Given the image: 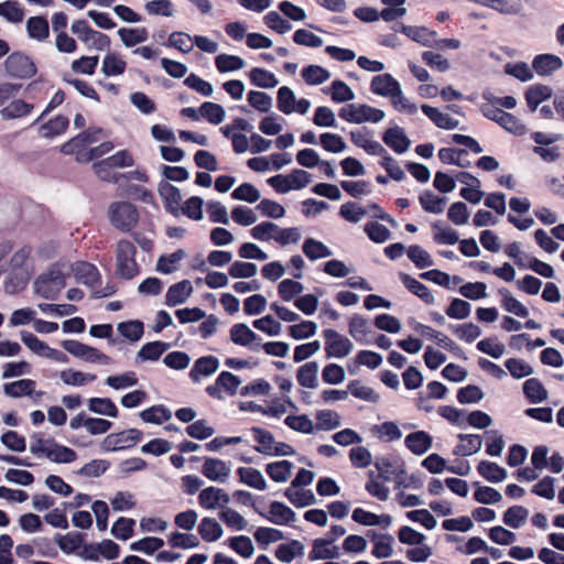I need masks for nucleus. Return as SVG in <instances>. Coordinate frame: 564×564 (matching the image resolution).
<instances>
[{
	"label": "nucleus",
	"instance_id": "obj_1",
	"mask_svg": "<svg viewBox=\"0 0 564 564\" xmlns=\"http://www.w3.org/2000/svg\"><path fill=\"white\" fill-rule=\"evenodd\" d=\"M68 265L66 263H55L47 272L37 276L34 282V289L37 294L46 300H55L59 292L65 288Z\"/></svg>",
	"mask_w": 564,
	"mask_h": 564
},
{
	"label": "nucleus",
	"instance_id": "obj_2",
	"mask_svg": "<svg viewBox=\"0 0 564 564\" xmlns=\"http://www.w3.org/2000/svg\"><path fill=\"white\" fill-rule=\"evenodd\" d=\"M137 249L128 240H120L116 250V275L131 280L140 273V267L135 261Z\"/></svg>",
	"mask_w": 564,
	"mask_h": 564
},
{
	"label": "nucleus",
	"instance_id": "obj_3",
	"mask_svg": "<svg viewBox=\"0 0 564 564\" xmlns=\"http://www.w3.org/2000/svg\"><path fill=\"white\" fill-rule=\"evenodd\" d=\"M109 219L113 227L128 232L135 227L139 214L133 204L129 202H115L109 206Z\"/></svg>",
	"mask_w": 564,
	"mask_h": 564
},
{
	"label": "nucleus",
	"instance_id": "obj_4",
	"mask_svg": "<svg viewBox=\"0 0 564 564\" xmlns=\"http://www.w3.org/2000/svg\"><path fill=\"white\" fill-rule=\"evenodd\" d=\"M72 32L87 46L94 47L97 51H105L110 46L109 36L89 28L85 20L74 21L72 24Z\"/></svg>",
	"mask_w": 564,
	"mask_h": 564
},
{
	"label": "nucleus",
	"instance_id": "obj_5",
	"mask_svg": "<svg viewBox=\"0 0 564 564\" xmlns=\"http://www.w3.org/2000/svg\"><path fill=\"white\" fill-rule=\"evenodd\" d=\"M142 432L137 429L111 433L101 442V448L106 452L128 449L137 445L142 440Z\"/></svg>",
	"mask_w": 564,
	"mask_h": 564
},
{
	"label": "nucleus",
	"instance_id": "obj_6",
	"mask_svg": "<svg viewBox=\"0 0 564 564\" xmlns=\"http://www.w3.org/2000/svg\"><path fill=\"white\" fill-rule=\"evenodd\" d=\"M4 67L7 74L14 78H30L36 73L34 62L28 55L20 52L11 53L4 62Z\"/></svg>",
	"mask_w": 564,
	"mask_h": 564
},
{
	"label": "nucleus",
	"instance_id": "obj_7",
	"mask_svg": "<svg viewBox=\"0 0 564 564\" xmlns=\"http://www.w3.org/2000/svg\"><path fill=\"white\" fill-rule=\"evenodd\" d=\"M323 336L325 338V351L328 358H344L354 349L351 340L335 329H325Z\"/></svg>",
	"mask_w": 564,
	"mask_h": 564
},
{
	"label": "nucleus",
	"instance_id": "obj_8",
	"mask_svg": "<svg viewBox=\"0 0 564 564\" xmlns=\"http://www.w3.org/2000/svg\"><path fill=\"white\" fill-rule=\"evenodd\" d=\"M62 346L67 352L85 361L99 362L102 365H109L111 362V359L107 355L80 341L67 339L62 341Z\"/></svg>",
	"mask_w": 564,
	"mask_h": 564
},
{
	"label": "nucleus",
	"instance_id": "obj_9",
	"mask_svg": "<svg viewBox=\"0 0 564 564\" xmlns=\"http://www.w3.org/2000/svg\"><path fill=\"white\" fill-rule=\"evenodd\" d=\"M241 383V380L238 376L229 372L223 371L217 377L214 384H210L206 388V392L217 400H224L223 391L227 392L230 397L237 393V390Z\"/></svg>",
	"mask_w": 564,
	"mask_h": 564
},
{
	"label": "nucleus",
	"instance_id": "obj_10",
	"mask_svg": "<svg viewBox=\"0 0 564 564\" xmlns=\"http://www.w3.org/2000/svg\"><path fill=\"white\" fill-rule=\"evenodd\" d=\"M199 506L206 510H214L227 507L230 502V496L221 488L207 487L200 490L198 496Z\"/></svg>",
	"mask_w": 564,
	"mask_h": 564
},
{
	"label": "nucleus",
	"instance_id": "obj_11",
	"mask_svg": "<svg viewBox=\"0 0 564 564\" xmlns=\"http://www.w3.org/2000/svg\"><path fill=\"white\" fill-rule=\"evenodd\" d=\"M230 339L236 345L249 347L253 351L261 349V338L243 323L235 324L230 328Z\"/></svg>",
	"mask_w": 564,
	"mask_h": 564
},
{
	"label": "nucleus",
	"instance_id": "obj_12",
	"mask_svg": "<svg viewBox=\"0 0 564 564\" xmlns=\"http://www.w3.org/2000/svg\"><path fill=\"white\" fill-rule=\"evenodd\" d=\"M203 475L212 481L226 482L231 474L230 463L206 457L202 467Z\"/></svg>",
	"mask_w": 564,
	"mask_h": 564
},
{
	"label": "nucleus",
	"instance_id": "obj_13",
	"mask_svg": "<svg viewBox=\"0 0 564 564\" xmlns=\"http://www.w3.org/2000/svg\"><path fill=\"white\" fill-rule=\"evenodd\" d=\"M159 194L164 202L165 209L173 216H180L182 203L181 191L167 181H162L159 184Z\"/></svg>",
	"mask_w": 564,
	"mask_h": 564
},
{
	"label": "nucleus",
	"instance_id": "obj_14",
	"mask_svg": "<svg viewBox=\"0 0 564 564\" xmlns=\"http://www.w3.org/2000/svg\"><path fill=\"white\" fill-rule=\"evenodd\" d=\"M69 271L74 273L77 282L83 283L93 290H95V286L100 279L98 269L89 262L80 261L68 265V272Z\"/></svg>",
	"mask_w": 564,
	"mask_h": 564
},
{
	"label": "nucleus",
	"instance_id": "obj_15",
	"mask_svg": "<svg viewBox=\"0 0 564 564\" xmlns=\"http://www.w3.org/2000/svg\"><path fill=\"white\" fill-rule=\"evenodd\" d=\"M400 87V83L388 73L373 76L370 83L371 93L387 98L395 93L399 95Z\"/></svg>",
	"mask_w": 564,
	"mask_h": 564
},
{
	"label": "nucleus",
	"instance_id": "obj_16",
	"mask_svg": "<svg viewBox=\"0 0 564 564\" xmlns=\"http://www.w3.org/2000/svg\"><path fill=\"white\" fill-rule=\"evenodd\" d=\"M350 140L358 148L364 149L370 155L387 154V150L376 140L369 138L370 132L364 128L350 131Z\"/></svg>",
	"mask_w": 564,
	"mask_h": 564
},
{
	"label": "nucleus",
	"instance_id": "obj_17",
	"mask_svg": "<svg viewBox=\"0 0 564 564\" xmlns=\"http://www.w3.org/2000/svg\"><path fill=\"white\" fill-rule=\"evenodd\" d=\"M562 66V58L554 54H539L532 61V68L539 76H551Z\"/></svg>",
	"mask_w": 564,
	"mask_h": 564
},
{
	"label": "nucleus",
	"instance_id": "obj_18",
	"mask_svg": "<svg viewBox=\"0 0 564 564\" xmlns=\"http://www.w3.org/2000/svg\"><path fill=\"white\" fill-rule=\"evenodd\" d=\"M382 140L398 154L404 153L411 144L403 128L398 126L387 129L383 132Z\"/></svg>",
	"mask_w": 564,
	"mask_h": 564
},
{
	"label": "nucleus",
	"instance_id": "obj_19",
	"mask_svg": "<svg viewBox=\"0 0 564 564\" xmlns=\"http://www.w3.org/2000/svg\"><path fill=\"white\" fill-rule=\"evenodd\" d=\"M339 556V546L334 545L332 542L324 538H318L313 541V549L308 554V560L314 562L321 560L338 558Z\"/></svg>",
	"mask_w": 564,
	"mask_h": 564
},
{
	"label": "nucleus",
	"instance_id": "obj_20",
	"mask_svg": "<svg viewBox=\"0 0 564 564\" xmlns=\"http://www.w3.org/2000/svg\"><path fill=\"white\" fill-rule=\"evenodd\" d=\"M192 293V283L188 280H183L169 288L165 295V304L167 306H176L183 304L187 301Z\"/></svg>",
	"mask_w": 564,
	"mask_h": 564
},
{
	"label": "nucleus",
	"instance_id": "obj_21",
	"mask_svg": "<svg viewBox=\"0 0 564 564\" xmlns=\"http://www.w3.org/2000/svg\"><path fill=\"white\" fill-rule=\"evenodd\" d=\"M170 348L171 344L165 341L147 343L137 352L135 362L156 361Z\"/></svg>",
	"mask_w": 564,
	"mask_h": 564
},
{
	"label": "nucleus",
	"instance_id": "obj_22",
	"mask_svg": "<svg viewBox=\"0 0 564 564\" xmlns=\"http://www.w3.org/2000/svg\"><path fill=\"white\" fill-rule=\"evenodd\" d=\"M404 444L414 455L420 456L432 447V437L424 431H417L406 435Z\"/></svg>",
	"mask_w": 564,
	"mask_h": 564
},
{
	"label": "nucleus",
	"instance_id": "obj_23",
	"mask_svg": "<svg viewBox=\"0 0 564 564\" xmlns=\"http://www.w3.org/2000/svg\"><path fill=\"white\" fill-rule=\"evenodd\" d=\"M219 367L218 359L213 356L198 358L189 371V378L194 382H199L202 376H210L217 371Z\"/></svg>",
	"mask_w": 564,
	"mask_h": 564
},
{
	"label": "nucleus",
	"instance_id": "obj_24",
	"mask_svg": "<svg viewBox=\"0 0 564 564\" xmlns=\"http://www.w3.org/2000/svg\"><path fill=\"white\" fill-rule=\"evenodd\" d=\"M400 32L423 46L433 47L435 44L436 32L425 26L402 25Z\"/></svg>",
	"mask_w": 564,
	"mask_h": 564
},
{
	"label": "nucleus",
	"instance_id": "obj_25",
	"mask_svg": "<svg viewBox=\"0 0 564 564\" xmlns=\"http://www.w3.org/2000/svg\"><path fill=\"white\" fill-rule=\"evenodd\" d=\"M423 113L438 128L453 130L459 126V121L453 119L447 113L442 112L435 107L423 104L421 106Z\"/></svg>",
	"mask_w": 564,
	"mask_h": 564
},
{
	"label": "nucleus",
	"instance_id": "obj_26",
	"mask_svg": "<svg viewBox=\"0 0 564 564\" xmlns=\"http://www.w3.org/2000/svg\"><path fill=\"white\" fill-rule=\"evenodd\" d=\"M460 444L456 445L453 453L456 456H470L482 447V438L478 434H458Z\"/></svg>",
	"mask_w": 564,
	"mask_h": 564
},
{
	"label": "nucleus",
	"instance_id": "obj_27",
	"mask_svg": "<svg viewBox=\"0 0 564 564\" xmlns=\"http://www.w3.org/2000/svg\"><path fill=\"white\" fill-rule=\"evenodd\" d=\"M269 517L267 519L278 525H284L295 522V512L282 502L273 501L270 505Z\"/></svg>",
	"mask_w": 564,
	"mask_h": 564
},
{
	"label": "nucleus",
	"instance_id": "obj_28",
	"mask_svg": "<svg viewBox=\"0 0 564 564\" xmlns=\"http://www.w3.org/2000/svg\"><path fill=\"white\" fill-rule=\"evenodd\" d=\"M318 364L308 361L301 366L296 372V380L303 388L315 389L318 386Z\"/></svg>",
	"mask_w": 564,
	"mask_h": 564
},
{
	"label": "nucleus",
	"instance_id": "obj_29",
	"mask_svg": "<svg viewBox=\"0 0 564 564\" xmlns=\"http://www.w3.org/2000/svg\"><path fill=\"white\" fill-rule=\"evenodd\" d=\"M237 475L239 476L240 482L258 489V490H265L267 489V481L261 474L260 470L253 468V467H239L237 469Z\"/></svg>",
	"mask_w": 564,
	"mask_h": 564
},
{
	"label": "nucleus",
	"instance_id": "obj_30",
	"mask_svg": "<svg viewBox=\"0 0 564 564\" xmlns=\"http://www.w3.org/2000/svg\"><path fill=\"white\" fill-rule=\"evenodd\" d=\"M50 447L46 451L45 457L51 462L58 464H68L77 458V454L69 447L64 445H59L54 440L50 443Z\"/></svg>",
	"mask_w": 564,
	"mask_h": 564
},
{
	"label": "nucleus",
	"instance_id": "obj_31",
	"mask_svg": "<svg viewBox=\"0 0 564 564\" xmlns=\"http://www.w3.org/2000/svg\"><path fill=\"white\" fill-rule=\"evenodd\" d=\"M400 280L402 281L403 285L413 294L419 296L424 303L426 304H433L434 303V296L430 292V290L420 281L415 280L408 273L401 272L399 274Z\"/></svg>",
	"mask_w": 564,
	"mask_h": 564
},
{
	"label": "nucleus",
	"instance_id": "obj_32",
	"mask_svg": "<svg viewBox=\"0 0 564 564\" xmlns=\"http://www.w3.org/2000/svg\"><path fill=\"white\" fill-rule=\"evenodd\" d=\"M198 533L206 542H215L223 536L224 530L221 525L214 519L205 517L198 524Z\"/></svg>",
	"mask_w": 564,
	"mask_h": 564
},
{
	"label": "nucleus",
	"instance_id": "obj_33",
	"mask_svg": "<svg viewBox=\"0 0 564 564\" xmlns=\"http://www.w3.org/2000/svg\"><path fill=\"white\" fill-rule=\"evenodd\" d=\"M293 467V463L289 460H279L269 463L265 471L273 481L285 482L291 477Z\"/></svg>",
	"mask_w": 564,
	"mask_h": 564
},
{
	"label": "nucleus",
	"instance_id": "obj_34",
	"mask_svg": "<svg viewBox=\"0 0 564 564\" xmlns=\"http://www.w3.org/2000/svg\"><path fill=\"white\" fill-rule=\"evenodd\" d=\"M305 546L297 540H292L289 543L280 544L275 551V556L279 561L291 563L295 557L303 556Z\"/></svg>",
	"mask_w": 564,
	"mask_h": 564
},
{
	"label": "nucleus",
	"instance_id": "obj_35",
	"mask_svg": "<svg viewBox=\"0 0 564 564\" xmlns=\"http://www.w3.org/2000/svg\"><path fill=\"white\" fill-rule=\"evenodd\" d=\"M251 432L258 443L254 449L263 455L272 456L273 445L275 444L272 433L258 426L252 427Z\"/></svg>",
	"mask_w": 564,
	"mask_h": 564
},
{
	"label": "nucleus",
	"instance_id": "obj_36",
	"mask_svg": "<svg viewBox=\"0 0 564 564\" xmlns=\"http://www.w3.org/2000/svg\"><path fill=\"white\" fill-rule=\"evenodd\" d=\"M552 96V89L546 85H533L525 91V100L531 111H535L538 106Z\"/></svg>",
	"mask_w": 564,
	"mask_h": 564
},
{
	"label": "nucleus",
	"instance_id": "obj_37",
	"mask_svg": "<svg viewBox=\"0 0 564 564\" xmlns=\"http://www.w3.org/2000/svg\"><path fill=\"white\" fill-rule=\"evenodd\" d=\"M35 381L32 379H20L3 386L6 395L10 398H21L24 395H31L35 389Z\"/></svg>",
	"mask_w": 564,
	"mask_h": 564
},
{
	"label": "nucleus",
	"instance_id": "obj_38",
	"mask_svg": "<svg viewBox=\"0 0 564 564\" xmlns=\"http://www.w3.org/2000/svg\"><path fill=\"white\" fill-rule=\"evenodd\" d=\"M386 8L380 12V19L386 22L395 21L406 14V0H380Z\"/></svg>",
	"mask_w": 564,
	"mask_h": 564
},
{
	"label": "nucleus",
	"instance_id": "obj_39",
	"mask_svg": "<svg viewBox=\"0 0 564 564\" xmlns=\"http://www.w3.org/2000/svg\"><path fill=\"white\" fill-rule=\"evenodd\" d=\"M69 120L65 116H56L54 119L43 123L40 127V132L43 138L52 139L66 131L68 128Z\"/></svg>",
	"mask_w": 564,
	"mask_h": 564
},
{
	"label": "nucleus",
	"instance_id": "obj_40",
	"mask_svg": "<svg viewBox=\"0 0 564 564\" xmlns=\"http://www.w3.org/2000/svg\"><path fill=\"white\" fill-rule=\"evenodd\" d=\"M478 473L490 482H500L507 478V470L492 462L482 460L477 466Z\"/></svg>",
	"mask_w": 564,
	"mask_h": 564
},
{
	"label": "nucleus",
	"instance_id": "obj_41",
	"mask_svg": "<svg viewBox=\"0 0 564 564\" xmlns=\"http://www.w3.org/2000/svg\"><path fill=\"white\" fill-rule=\"evenodd\" d=\"M292 485L284 491V496L294 505L296 508H303L306 506L314 505L316 498L311 490L296 489Z\"/></svg>",
	"mask_w": 564,
	"mask_h": 564
},
{
	"label": "nucleus",
	"instance_id": "obj_42",
	"mask_svg": "<svg viewBox=\"0 0 564 564\" xmlns=\"http://www.w3.org/2000/svg\"><path fill=\"white\" fill-rule=\"evenodd\" d=\"M120 40L127 47H132L148 40L149 33L145 28H121L118 30Z\"/></svg>",
	"mask_w": 564,
	"mask_h": 564
},
{
	"label": "nucleus",
	"instance_id": "obj_43",
	"mask_svg": "<svg viewBox=\"0 0 564 564\" xmlns=\"http://www.w3.org/2000/svg\"><path fill=\"white\" fill-rule=\"evenodd\" d=\"M33 108V104H29L22 99H15L2 108L0 115L3 119H18L29 115Z\"/></svg>",
	"mask_w": 564,
	"mask_h": 564
},
{
	"label": "nucleus",
	"instance_id": "obj_44",
	"mask_svg": "<svg viewBox=\"0 0 564 564\" xmlns=\"http://www.w3.org/2000/svg\"><path fill=\"white\" fill-rule=\"evenodd\" d=\"M529 510L522 506H512L503 513V522L512 529L521 528L528 520Z\"/></svg>",
	"mask_w": 564,
	"mask_h": 564
},
{
	"label": "nucleus",
	"instance_id": "obj_45",
	"mask_svg": "<svg viewBox=\"0 0 564 564\" xmlns=\"http://www.w3.org/2000/svg\"><path fill=\"white\" fill-rule=\"evenodd\" d=\"M467 154V151L464 149L442 148L438 151V158L443 163L454 164L459 167L470 166V162L463 159V156H466Z\"/></svg>",
	"mask_w": 564,
	"mask_h": 564
},
{
	"label": "nucleus",
	"instance_id": "obj_46",
	"mask_svg": "<svg viewBox=\"0 0 564 564\" xmlns=\"http://www.w3.org/2000/svg\"><path fill=\"white\" fill-rule=\"evenodd\" d=\"M88 409L99 415L118 416V409L109 398H90L88 400Z\"/></svg>",
	"mask_w": 564,
	"mask_h": 564
},
{
	"label": "nucleus",
	"instance_id": "obj_47",
	"mask_svg": "<svg viewBox=\"0 0 564 564\" xmlns=\"http://www.w3.org/2000/svg\"><path fill=\"white\" fill-rule=\"evenodd\" d=\"M499 294L502 296V301H501L502 307L507 312L514 314L519 317H527L529 315L528 308L520 301H518L510 293L509 290L502 288L499 290Z\"/></svg>",
	"mask_w": 564,
	"mask_h": 564
},
{
	"label": "nucleus",
	"instance_id": "obj_48",
	"mask_svg": "<svg viewBox=\"0 0 564 564\" xmlns=\"http://www.w3.org/2000/svg\"><path fill=\"white\" fill-rule=\"evenodd\" d=\"M523 393L532 403L543 402L547 399V391L539 379L531 378L523 383Z\"/></svg>",
	"mask_w": 564,
	"mask_h": 564
},
{
	"label": "nucleus",
	"instance_id": "obj_49",
	"mask_svg": "<svg viewBox=\"0 0 564 564\" xmlns=\"http://www.w3.org/2000/svg\"><path fill=\"white\" fill-rule=\"evenodd\" d=\"M303 252L310 260L327 258L333 254L332 250L322 241L307 238L303 243Z\"/></svg>",
	"mask_w": 564,
	"mask_h": 564
},
{
	"label": "nucleus",
	"instance_id": "obj_50",
	"mask_svg": "<svg viewBox=\"0 0 564 564\" xmlns=\"http://www.w3.org/2000/svg\"><path fill=\"white\" fill-rule=\"evenodd\" d=\"M218 517L228 528L232 530L242 531L248 527V521L239 512L229 508L228 506L219 511Z\"/></svg>",
	"mask_w": 564,
	"mask_h": 564
},
{
	"label": "nucleus",
	"instance_id": "obj_51",
	"mask_svg": "<svg viewBox=\"0 0 564 564\" xmlns=\"http://www.w3.org/2000/svg\"><path fill=\"white\" fill-rule=\"evenodd\" d=\"M447 198L435 195L431 191H425L420 196V204L427 213L442 214Z\"/></svg>",
	"mask_w": 564,
	"mask_h": 564
},
{
	"label": "nucleus",
	"instance_id": "obj_52",
	"mask_svg": "<svg viewBox=\"0 0 564 564\" xmlns=\"http://www.w3.org/2000/svg\"><path fill=\"white\" fill-rule=\"evenodd\" d=\"M199 113L212 124H219L225 120L226 111L224 107L216 102L205 101L199 107Z\"/></svg>",
	"mask_w": 564,
	"mask_h": 564
},
{
	"label": "nucleus",
	"instance_id": "obj_53",
	"mask_svg": "<svg viewBox=\"0 0 564 564\" xmlns=\"http://www.w3.org/2000/svg\"><path fill=\"white\" fill-rule=\"evenodd\" d=\"M249 78L254 86L260 88H273L279 84L273 73L260 67L252 68Z\"/></svg>",
	"mask_w": 564,
	"mask_h": 564
},
{
	"label": "nucleus",
	"instance_id": "obj_54",
	"mask_svg": "<svg viewBox=\"0 0 564 564\" xmlns=\"http://www.w3.org/2000/svg\"><path fill=\"white\" fill-rule=\"evenodd\" d=\"M127 63L116 53H108L102 61L101 72L106 76H118L124 73Z\"/></svg>",
	"mask_w": 564,
	"mask_h": 564
},
{
	"label": "nucleus",
	"instance_id": "obj_55",
	"mask_svg": "<svg viewBox=\"0 0 564 564\" xmlns=\"http://www.w3.org/2000/svg\"><path fill=\"white\" fill-rule=\"evenodd\" d=\"M29 36L37 41H44L48 36V23L42 17H32L26 21Z\"/></svg>",
	"mask_w": 564,
	"mask_h": 564
},
{
	"label": "nucleus",
	"instance_id": "obj_56",
	"mask_svg": "<svg viewBox=\"0 0 564 564\" xmlns=\"http://www.w3.org/2000/svg\"><path fill=\"white\" fill-rule=\"evenodd\" d=\"M20 337L22 343L35 355L46 357L50 346L36 337L33 333L21 330Z\"/></svg>",
	"mask_w": 564,
	"mask_h": 564
},
{
	"label": "nucleus",
	"instance_id": "obj_57",
	"mask_svg": "<svg viewBox=\"0 0 564 564\" xmlns=\"http://www.w3.org/2000/svg\"><path fill=\"white\" fill-rule=\"evenodd\" d=\"M316 429L321 431H330L341 425L340 416L332 410H321L316 413Z\"/></svg>",
	"mask_w": 564,
	"mask_h": 564
},
{
	"label": "nucleus",
	"instance_id": "obj_58",
	"mask_svg": "<svg viewBox=\"0 0 564 564\" xmlns=\"http://www.w3.org/2000/svg\"><path fill=\"white\" fill-rule=\"evenodd\" d=\"M434 231L433 239L438 245H455L459 241V237L456 230L451 227H443L440 223L432 225Z\"/></svg>",
	"mask_w": 564,
	"mask_h": 564
},
{
	"label": "nucleus",
	"instance_id": "obj_59",
	"mask_svg": "<svg viewBox=\"0 0 564 564\" xmlns=\"http://www.w3.org/2000/svg\"><path fill=\"white\" fill-rule=\"evenodd\" d=\"M295 104L296 98L294 91L288 86L280 87L276 96L278 109L284 115H291L293 113Z\"/></svg>",
	"mask_w": 564,
	"mask_h": 564
},
{
	"label": "nucleus",
	"instance_id": "obj_60",
	"mask_svg": "<svg viewBox=\"0 0 564 564\" xmlns=\"http://www.w3.org/2000/svg\"><path fill=\"white\" fill-rule=\"evenodd\" d=\"M215 64L218 72L228 73L243 68L245 61L237 55L219 54L215 58Z\"/></svg>",
	"mask_w": 564,
	"mask_h": 564
},
{
	"label": "nucleus",
	"instance_id": "obj_61",
	"mask_svg": "<svg viewBox=\"0 0 564 564\" xmlns=\"http://www.w3.org/2000/svg\"><path fill=\"white\" fill-rule=\"evenodd\" d=\"M487 7L505 15H522L523 7L520 1L488 0Z\"/></svg>",
	"mask_w": 564,
	"mask_h": 564
},
{
	"label": "nucleus",
	"instance_id": "obj_62",
	"mask_svg": "<svg viewBox=\"0 0 564 564\" xmlns=\"http://www.w3.org/2000/svg\"><path fill=\"white\" fill-rule=\"evenodd\" d=\"M302 77L308 85H321L330 77V73L318 65H310L302 69Z\"/></svg>",
	"mask_w": 564,
	"mask_h": 564
},
{
	"label": "nucleus",
	"instance_id": "obj_63",
	"mask_svg": "<svg viewBox=\"0 0 564 564\" xmlns=\"http://www.w3.org/2000/svg\"><path fill=\"white\" fill-rule=\"evenodd\" d=\"M59 378L65 384L80 387L86 382L94 381L96 376L91 373H84L78 370L67 369L59 372Z\"/></svg>",
	"mask_w": 564,
	"mask_h": 564
},
{
	"label": "nucleus",
	"instance_id": "obj_64",
	"mask_svg": "<svg viewBox=\"0 0 564 564\" xmlns=\"http://www.w3.org/2000/svg\"><path fill=\"white\" fill-rule=\"evenodd\" d=\"M369 333L370 324L365 317L360 315L351 316L349 321V334L352 338L362 343Z\"/></svg>",
	"mask_w": 564,
	"mask_h": 564
}]
</instances>
